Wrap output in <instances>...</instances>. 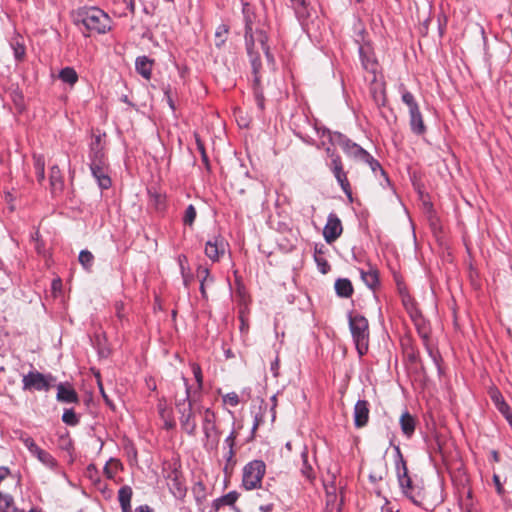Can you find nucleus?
I'll return each mask as SVG.
<instances>
[{
	"label": "nucleus",
	"instance_id": "nucleus-1",
	"mask_svg": "<svg viewBox=\"0 0 512 512\" xmlns=\"http://www.w3.org/2000/svg\"><path fill=\"white\" fill-rule=\"evenodd\" d=\"M267 40L268 36L265 25L257 26L251 21V19L247 18L245 26V42L254 75V96L257 106L260 110H263L265 107L263 89L260 85V52L262 51L265 54L268 62L274 65V57L270 53Z\"/></svg>",
	"mask_w": 512,
	"mask_h": 512
},
{
	"label": "nucleus",
	"instance_id": "nucleus-2",
	"mask_svg": "<svg viewBox=\"0 0 512 512\" xmlns=\"http://www.w3.org/2000/svg\"><path fill=\"white\" fill-rule=\"evenodd\" d=\"M103 135H94L90 143L89 152V167L93 177L101 189H108L111 187L112 181L110 178V166L105 154L106 143Z\"/></svg>",
	"mask_w": 512,
	"mask_h": 512
},
{
	"label": "nucleus",
	"instance_id": "nucleus-3",
	"mask_svg": "<svg viewBox=\"0 0 512 512\" xmlns=\"http://www.w3.org/2000/svg\"><path fill=\"white\" fill-rule=\"evenodd\" d=\"M76 25H83L90 33L104 34L111 29V19L97 7H80L73 13Z\"/></svg>",
	"mask_w": 512,
	"mask_h": 512
},
{
	"label": "nucleus",
	"instance_id": "nucleus-4",
	"mask_svg": "<svg viewBox=\"0 0 512 512\" xmlns=\"http://www.w3.org/2000/svg\"><path fill=\"white\" fill-rule=\"evenodd\" d=\"M331 141L339 146L347 157L366 163L373 172H376V170L379 169L382 173H384L379 162L374 159L373 156H371L365 149H363L360 145L353 142L345 135L339 132H335L331 136Z\"/></svg>",
	"mask_w": 512,
	"mask_h": 512
},
{
	"label": "nucleus",
	"instance_id": "nucleus-5",
	"mask_svg": "<svg viewBox=\"0 0 512 512\" xmlns=\"http://www.w3.org/2000/svg\"><path fill=\"white\" fill-rule=\"evenodd\" d=\"M348 322L357 352L360 356H363L368 352L369 348L370 331L368 320L359 314H349Z\"/></svg>",
	"mask_w": 512,
	"mask_h": 512
},
{
	"label": "nucleus",
	"instance_id": "nucleus-6",
	"mask_svg": "<svg viewBox=\"0 0 512 512\" xmlns=\"http://www.w3.org/2000/svg\"><path fill=\"white\" fill-rule=\"evenodd\" d=\"M326 155L329 158L327 166L335 177L337 183L341 187L344 194L350 202L353 201V193L350 181L347 176V171L344 169V163L341 156L331 148H326Z\"/></svg>",
	"mask_w": 512,
	"mask_h": 512
},
{
	"label": "nucleus",
	"instance_id": "nucleus-7",
	"mask_svg": "<svg viewBox=\"0 0 512 512\" xmlns=\"http://www.w3.org/2000/svg\"><path fill=\"white\" fill-rule=\"evenodd\" d=\"M202 418V431L205 436L204 447L207 450L216 449L219 443L220 431L216 425L217 416L210 408L198 409Z\"/></svg>",
	"mask_w": 512,
	"mask_h": 512
},
{
	"label": "nucleus",
	"instance_id": "nucleus-8",
	"mask_svg": "<svg viewBox=\"0 0 512 512\" xmlns=\"http://www.w3.org/2000/svg\"><path fill=\"white\" fill-rule=\"evenodd\" d=\"M266 472V465L262 460H253L243 468L242 485L246 490L257 489L261 486Z\"/></svg>",
	"mask_w": 512,
	"mask_h": 512
},
{
	"label": "nucleus",
	"instance_id": "nucleus-9",
	"mask_svg": "<svg viewBox=\"0 0 512 512\" xmlns=\"http://www.w3.org/2000/svg\"><path fill=\"white\" fill-rule=\"evenodd\" d=\"M14 485L15 481L9 475L8 470L0 469V511L2 512H12L14 510L10 492V488Z\"/></svg>",
	"mask_w": 512,
	"mask_h": 512
},
{
	"label": "nucleus",
	"instance_id": "nucleus-10",
	"mask_svg": "<svg viewBox=\"0 0 512 512\" xmlns=\"http://www.w3.org/2000/svg\"><path fill=\"white\" fill-rule=\"evenodd\" d=\"M397 456L398 461L396 463V471H397V478L400 485V488L405 495L408 490L413 489L415 485H417L419 482H415L409 475L407 463L403 458V455L401 454L399 448H397Z\"/></svg>",
	"mask_w": 512,
	"mask_h": 512
},
{
	"label": "nucleus",
	"instance_id": "nucleus-11",
	"mask_svg": "<svg viewBox=\"0 0 512 512\" xmlns=\"http://www.w3.org/2000/svg\"><path fill=\"white\" fill-rule=\"evenodd\" d=\"M228 243L222 236L208 240L205 246L206 256L213 262L219 261L226 253Z\"/></svg>",
	"mask_w": 512,
	"mask_h": 512
},
{
	"label": "nucleus",
	"instance_id": "nucleus-12",
	"mask_svg": "<svg viewBox=\"0 0 512 512\" xmlns=\"http://www.w3.org/2000/svg\"><path fill=\"white\" fill-rule=\"evenodd\" d=\"M167 485L171 493L179 499L185 497L187 488L182 473L177 469L173 468L167 475Z\"/></svg>",
	"mask_w": 512,
	"mask_h": 512
},
{
	"label": "nucleus",
	"instance_id": "nucleus-13",
	"mask_svg": "<svg viewBox=\"0 0 512 512\" xmlns=\"http://www.w3.org/2000/svg\"><path fill=\"white\" fill-rule=\"evenodd\" d=\"M343 226L339 217L331 213L327 218V223L323 229V237L328 244L335 242L342 234Z\"/></svg>",
	"mask_w": 512,
	"mask_h": 512
},
{
	"label": "nucleus",
	"instance_id": "nucleus-14",
	"mask_svg": "<svg viewBox=\"0 0 512 512\" xmlns=\"http://www.w3.org/2000/svg\"><path fill=\"white\" fill-rule=\"evenodd\" d=\"M179 415L181 429L189 436H195L197 431V423L193 407L191 408V403L188 404L187 407H183L181 412H179Z\"/></svg>",
	"mask_w": 512,
	"mask_h": 512
},
{
	"label": "nucleus",
	"instance_id": "nucleus-15",
	"mask_svg": "<svg viewBox=\"0 0 512 512\" xmlns=\"http://www.w3.org/2000/svg\"><path fill=\"white\" fill-rule=\"evenodd\" d=\"M405 496L415 505L420 506L424 509H428L433 503L429 500L427 492L419 482L417 485L413 487V489L408 490Z\"/></svg>",
	"mask_w": 512,
	"mask_h": 512
},
{
	"label": "nucleus",
	"instance_id": "nucleus-16",
	"mask_svg": "<svg viewBox=\"0 0 512 512\" xmlns=\"http://www.w3.org/2000/svg\"><path fill=\"white\" fill-rule=\"evenodd\" d=\"M416 327L419 336L421 337L423 341V345L428 353V355L431 357L432 361L435 363L436 366H438V353L434 350V347L430 343V329L429 327L422 321V322H416Z\"/></svg>",
	"mask_w": 512,
	"mask_h": 512
},
{
	"label": "nucleus",
	"instance_id": "nucleus-17",
	"mask_svg": "<svg viewBox=\"0 0 512 512\" xmlns=\"http://www.w3.org/2000/svg\"><path fill=\"white\" fill-rule=\"evenodd\" d=\"M369 403L366 400H358L354 406V424L357 428H363L369 421Z\"/></svg>",
	"mask_w": 512,
	"mask_h": 512
},
{
	"label": "nucleus",
	"instance_id": "nucleus-18",
	"mask_svg": "<svg viewBox=\"0 0 512 512\" xmlns=\"http://www.w3.org/2000/svg\"><path fill=\"white\" fill-rule=\"evenodd\" d=\"M183 381H184V386H185V394L182 396V397H176L175 398V406H176V409H177V412H181V409H183V407H187L188 404L191 403V408L194 406V404L196 403V401L198 400L197 399V391H194L192 392L191 391V387L189 386L188 384V380L183 377Z\"/></svg>",
	"mask_w": 512,
	"mask_h": 512
},
{
	"label": "nucleus",
	"instance_id": "nucleus-19",
	"mask_svg": "<svg viewBox=\"0 0 512 512\" xmlns=\"http://www.w3.org/2000/svg\"><path fill=\"white\" fill-rule=\"evenodd\" d=\"M57 400L64 403H77L79 397L70 385L59 384L57 386Z\"/></svg>",
	"mask_w": 512,
	"mask_h": 512
},
{
	"label": "nucleus",
	"instance_id": "nucleus-20",
	"mask_svg": "<svg viewBox=\"0 0 512 512\" xmlns=\"http://www.w3.org/2000/svg\"><path fill=\"white\" fill-rule=\"evenodd\" d=\"M133 490L130 486L124 485L118 491V501L122 512H132L131 499Z\"/></svg>",
	"mask_w": 512,
	"mask_h": 512
},
{
	"label": "nucleus",
	"instance_id": "nucleus-21",
	"mask_svg": "<svg viewBox=\"0 0 512 512\" xmlns=\"http://www.w3.org/2000/svg\"><path fill=\"white\" fill-rule=\"evenodd\" d=\"M154 61L147 56H140L136 59V71L146 80H150Z\"/></svg>",
	"mask_w": 512,
	"mask_h": 512
},
{
	"label": "nucleus",
	"instance_id": "nucleus-22",
	"mask_svg": "<svg viewBox=\"0 0 512 512\" xmlns=\"http://www.w3.org/2000/svg\"><path fill=\"white\" fill-rule=\"evenodd\" d=\"M64 188V181L60 169L53 166L50 169V190L53 195L62 192Z\"/></svg>",
	"mask_w": 512,
	"mask_h": 512
},
{
	"label": "nucleus",
	"instance_id": "nucleus-23",
	"mask_svg": "<svg viewBox=\"0 0 512 512\" xmlns=\"http://www.w3.org/2000/svg\"><path fill=\"white\" fill-rule=\"evenodd\" d=\"M239 498V493L231 491L213 501L212 508L215 512H218L223 506L234 507L236 501Z\"/></svg>",
	"mask_w": 512,
	"mask_h": 512
},
{
	"label": "nucleus",
	"instance_id": "nucleus-24",
	"mask_svg": "<svg viewBox=\"0 0 512 512\" xmlns=\"http://www.w3.org/2000/svg\"><path fill=\"white\" fill-rule=\"evenodd\" d=\"M399 423L405 436L411 437L414 434L416 428V419L409 412H404L401 415Z\"/></svg>",
	"mask_w": 512,
	"mask_h": 512
},
{
	"label": "nucleus",
	"instance_id": "nucleus-25",
	"mask_svg": "<svg viewBox=\"0 0 512 512\" xmlns=\"http://www.w3.org/2000/svg\"><path fill=\"white\" fill-rule=\"evenodd\" d=\"M360 275L370 289H374L379 283V272L375 267L369 266L368 270L360 269Z\"/></svg>",
	"mask_w": 512,
	"mask_h": 512
},
{
	"label": "nucleus",
	"instance_id": "nucleus-26",
	"mask_svg": "<svg viewBox=\"0 0 512 512\" xmlns=\"http://www.w3.org/2000/svg\"><path fill=\"white\" fill-rule=\"evenodd\" d=\"M34 456H36L39 462L49 470H54L57 466L56 459L49 452L37 447L36 445H34Z\"/></svg>",
	"mask_w": 512,
	"mask_h": 512
},
{
	"label": "nucleus",
	"instance_id": "nucleus-27",
	"mask_svg": "<svg viewBox=\"0 0 512 512\" xmlns=\"http://www.w3.org/2000/svg\"><path fill=\"white\" fill-rule=\"evenodd\" d=\"M489 396L495 407L502 415L509 414V411H511L510 406L506 403L498 389H491L489 391Z\"/></svg>",
	"mask_w": 512,
	"mask_h": 512
},
{
	"label": "nucleus",
	"instance_id": "nucleus-28",
	"mask_svg": "<svg viewBox=\"0 0 512 512\" xmlns=\"http://www.w3.org/2000/svg\"><path fill=\"white\" fill-rule=\"evenodd\" d=\"M335 291L338 296L343 298H349L352 296L354 289L349 279L339 278L335 282Z\"/></svg>",
	"mask_w": 512,
	"mask_h": 512
},
{
	"label": "nucleus",
	"instance_id": "nucleus-29",
	"mask_svg": "<svg viewBox=\"0 0 512 512\" xmlns=\"http://www.w3.org/2000/svg\"><path fill=\"white\" fill-rule=\"evenodd\" d=\"M56 379L51 375H43L39 372H34V389L47 391Z\"/></svg>",
	"mask_w": 512,
	"mask_h": 512
},
{
	"label": "nucleus",
	"instance_id": "nucleus-30",
	"mask_svg": "<svg viewBox=\"0 0 512 512\" xmlns=\"http://www.w3.org/2000/svg\"><path fill=\"white\" fill-rule=\"evenodd\" d=\"M410 126L411 130L417 135H422L426 132V126L424 125L420 110L410 113Z\"/></svg>",
	"mask_w": 512,
	"mask_h": 512
},
{
	"label": "nucleus",
	"instance_id": "nucleus-31",
	"mask_svg": "<svg viewBox=\"0 0 512 512\" xmlns=\"http://www.w3.org/2000/svg\"><path fill=\"white\" fill-rule=\"evenodd\" d=\"M224 450H225V452H224L223 457L225 459V464L223 467V471L226 476H229L232 474V472L236 466V463H237L236 451H235V449H232V448H224Z\"/></svg>",
	"mask_w": 512,
	"mask_h": 512
},
{
	"label": "nucleus",
	"instance_id": "nucleus-32",
	"mask_svg": "<svg viewBox=\"0 0 512 512\" xmlns=\"http://www.w3.org/2000/svg\"><path fill=\"white\" fill-rule=\"evenodd\" d=\"M123 469V465L118 459L111 458L104 466V474L108 479H114L116 474Z\"/></svg>",
	"mask_w": 512,
	"mask_h": 512
},
{
	"label": "nucleus",
	"instance_id": "nucleus-33",
	"mask_svg": "<svg viewBox=\"0 0 512 512\" xmlns=\"http://www.w3.org/2000/svg\"><path fill=\"white\" fill-rule=\"evenodd\" d=\"M301 458H302L301 473L308 481L312 482L315 479V471H314L312 465L308 462V455H307L306 450H304L302 452Z\"/></svg>",
	"mask_w": 512,
	"mask_h": 512
},
{
	"label": "nucleus",
	"instance_id": "nucleus-34",
	"mask_svg": "<svg viewBox=\"0 0 512 512\" xmlns=\"http://www.w3.org/2000/svg\"><path fill=\"white\" fill-rule=\"evenodd\" d=\"M59 78L70 85H74L78 81V75L72 67L63 68L59 73Z\"/></svg>",
	"mask_w": 512,
	"mask_h": 512
},
{
	"label": "nucleus",
	"instance_id": "nucleus-35",
	"mask_svg": "<svg viewBox=\"0 0 512 512\" xmlns=\"http://www.w3.org/2000/svg\"><path fill=\"white\" fill-rule=\"evenodd\" d=\"M314 259L317 263L318 269L322 274H326L330 270V265L326 258L324 257V253L320 249H315Z\"/></svg>",
	"mask_w": 512,
	"mask_h": 512
},
{
	"label": "nucleus",
	"instance_id": "nucleus-36",
	"mask_svg": "<svg viewBox=\"0 0 512 512\" xmlns=\"http://www.w3.org/2000/svg\"><path fill=\"white\" fill-rule=\"evenodd\" d=\"M79 262L85 270L90 271L94 262V256L90 251L82 250L79 254Z\"/></svg>",
	"mask_w": 512,
	"mask_h": 512
},
{
	"label": "nucleus",
	"instance_id": "nucleus-37",
	"mask_svg": "<svg viewBox=\"0 0 512 512\" xmlns=\"http://www.w3.org/2000/svg\"><path fill=\"white\" fill-rule=\"evenodd\" d=\"M191 369H192L193 375H194L196 383H197V389L195 391H197V393L199 394L203 388L202 369H201L200 365L197 363H192Z\"/></svg>",
	"mask_w": 512,
	"mask_h": 512
},
{
	"label": "nucleus",
	"instance_id": "nucleus-38",
	"mask_svg": "<svg viewBox=\"0 0 512 512\" xmlns=\"http://www.w3.org/2000/svg\"><path fill=\"white\" fill-rule=\"evenodd\" d=\"M62 421L68 426H76L79 423V417L73 409H66L62 415Z\"/></svg>",
	"mask_w": 512,
	"mask_h": 512
},
{
	"label": "nucleus",
	"instance_id": "nucleus-39",
	"mask_svg": "<svg viewBox=\"0 0 512 512\" xmlns=\"http://www.w3.org/2000/svg\"><path fill=\"white\" fill-rule=\"evenodd\" d=\"M402 101L408 106L409 114L419 110L418 104L411 92L405 91L402 94Z\"/></svg>",
	"mask_w": 512,
	"mask_h": 512
},
{
	"label": "nucleus",
	"instance_id": "nucleus-40",
	"mask_svg": "<svg viewBox=\"0 0 512 512\" xmlns=\"http://www.w3.org/2000/svg\"><path fill=\"white\" fill-rule=\"evenodd\" d=\"M196 215H197V212H196L195 207L192 204L189 205L186 208L185 214H184V217H183L184 224L192 226L194 221H195V219H196Z\"/></svg>",
	"mask_w": 512,
	"mask_h": 512
},
{
	"label": "nucleus",
	"instance_id": "nucleus-41",
	"mask_svg": "<svg viewBox=\"0 0 512 512\" xmlns=\"http://www.w3.org/2000/svg\"><path fill=\"white\" fill-rule=\"evenodd\" d=\"M228 33V29L222 25L219 26L215 32V44L217 47H220L226 41V34Z\"/></svg>",
	"mask_w": 512,
	"mask_h": 512
},
{
	"label": "nucleus",
	"instance_id": "nucleus-42",
	"mask_svg": "<svg viewBox=\"0 0 512 512\" xmlns=\"http://www.w3.org/2000/svg\"><path fill=\"white\" fill-rule=\"evenodd\" d=\"M223 402L231 407H236L239 402V396L236 392H230L223 396Z\"/></svg>",
	"mask_w": 512,
	"mask_h": 512
},
{
	"label": "nucleus",
	"instance_id": "nucleus-43",
	"mask_svg": "<svg viewBox=\"0 0 512 512\" xmlns=\"http://www.w3.org/2000/svg\"><path fill=\"white\" fill-rule=\"evenodd\" d=\"M198 277H200V281H204V283L212 284L214 282V278L210 275L208 268L199 267Z\"/></svg>",
	"mask_w": 512,
	"mask_h": 512
},
{
	"label": "nucleus",
	"instance_id": "nucleus-44",
	"mask_svg": "<svg viewBox=\"0 0 512 512\" xmlns=\"http://www.w3.org/2000/svg\"><path fill=\"white\" fill-rule=\"evenodd\" d=\"M337 495H336V488L330 487L326 488V503L327 506H333L336 503Z\"/></svg>",
	"mask_w": 512,
	"mask_h": 512
},
{
	"label": "nucleus",
	"instance_id": "nucleus-45",
	"mask_svg": "<svg viewBox=\"0 0 512 512\" xmlns=\"http://www.w3.org/2000/svg\"><path fill=\"white\" fill-rule=\"evenodd\" d=\"M195 139H196L197 149L201 154L202 161L206 165H208V156H207V153L205 150L204 142L200 139V137L198 135H195Z\"/></svg>",
	"mask_w": 512,
	"mask_h": 512
},
{
	"label": "nucleus",
	"instance_id": "nucleus-46",
	"mask_svg": "<svg viewBox=\"0 0 512 512\" xmlns=\"http://www.w3.org/2000/svg\"><path fill=\"white\" fill-rule=\"evenodd\" d=\"M237 436H238V433L235 430H232L231 433L224 440V448L234 449Z\"/></svg>",
	"mask_w": 512,
	"mask_h": 512
},
{
	"label": "nucleus",
	"instance_id": "nucleus-47",
	"mask_svg": "<svg viewBox=\"0 0 512 512\" xmlns=\"http://www.w3.org/2000/svg\"><path fill=\"white\" fill-rule=\"evenodd\" d=\"M360 55H361V58H362V65H363L364 69L368 70V71H371V72H374L375 68H376V63L374 61H371L369 59L364 58V56H363V48H360Z\"/></svg>",
	"mask_w": 512,
	"mask_h": 512
},
{
	"label": "nucleus",
	"instance_id": "nucleus-48",
	"mask_svg": "<svg viewBox=\"0 0 512 512\" xmlns=\"http://www.w3.org/2000/svg\"><path fill=\"white\" fill-rule=\"evenodd\" d=\"M37 174H38V180L42 181L44 179V161L40 158L37 159L35 163Z\"/></svg>",
	"mask_w": 512,
	"mask_h": 512
},
{
	"label": "nucleus",
	"instance_id": "nucleus-49",
	"mask_svg": "<svg viewBox=\"0 0 512 512\" xmlns=\"http://www.w3.org/2000/svg\"><path fill=\"white\" fill-rule=\"evenodd\" d=\"M493 482L495 484L497 493L499 495L503 494L504 493V488H503L502 483L500 482V478H499V476L497 474L493 475Z\"/></svg>",
	"mask_w": 512,
	"mask_h": 512
},
{
	"label": "nucleus",
	"instance_id": "nucleus-50",
	"mask_svg": "<svg viewBox=\"0 0 512 512\" xmlns=\"http://www.w3.org/2000/svg\"><path fill=\"white\" fill-rule=\"evenodd\" d=\"M123 309H124V304L122 302L115 303L116 315L119 318V320H121V321L124 319Z\"/></svg>",
	"mask_w": 512,
	"mask_h": 512
},
{
	"label": "nucleus",
	"instance_id": "nucleus-51",
	"mask_svg": "<svg viewBox=\"0 0 512 512\" xmlns=\"http://www.w3.org/2000/svg\"><path fill=\"white\" fill-rule=\"evenodd\" d=\"M14 53H15V57L20 60L22 59V57L24 56L25 54V48L24 46L20 45V44H17L16 47H14Z\"/></svg>",
	"mask_w": 512,
	"mask_h": 512
},
{
	"label": "nucleus",
	"instance_id": "nucleus-52",
	"mask_svg": "<svg viewBox=\"0 0 512 512\" xmlns=\"http://www.w3.org/2000/svg\"><path fill=\"white\" fill-rule=\"evenodd\" d=\"M24 388L25 389H31L32 387V372H29L27 375L23 378Z\"/></svg>",
	"mask_w": 512,
	"mask_h": 512
},
{
	"label": "nucleus",
	"instance_id": "nucleus-53",
	"mask_svg": "<svg viewBox=\"0 0 512 512\" xmlns=\"http://www.w3.org/2000/svg\"><path fill=\"white\" fill-rule=\"evenodd\" d=\"M165 423H164V427L166 429H173L176 425L175 421L171 418V417H168L167 419L164 420Z\"/></svg>",
	"mask_w": 512,
	"mask_h": 512
},
{
	"label": "nucleus",
	"instance_id": "nucleus-54",
	"mask_svg": "<svg viewBox=\"0 0 512 512\" xmlns=\"http://www.w3.org/2000/svg\"><path fill=\"white\" fill-rule=\"evenodd\" d=\"M181 269H182V275H183V282H184V285L186 287H188L192 281V276L190 275H186L184 274V271H183V265L181 264Z\"/></svg>",
	"mask_w": 512,
	"mask_h": 512
},
{
	"label": "nucleus",
	"instance_id": "nucleus-55",
	"mask_svg": "<svg viewBox=\"0 0 512 512\" xmlns=\"http://www.w3.org/2000/svg\"><path fill=\"white\" fill-rule=\"evenodd\" d=\"M135 512H154L153 509L148 505H141L135 509Z\"/></svg>",
	"mask_w": 512,
	"mask_h": 512
},
{
	"label": "nucleus",
	"instance_id": "nucleus-56",
	"mask_svg": "<svg viewBox=\"0 0 512 512\" xmlns=\"http://www.w3.org/2000/svg\"><path fill=\"white\" fill-rule=\"evenodd\" d=\"M62 282L60 279H54L52 282V289L53 291H58L61 289Z\"/></svg>",
	"mask_w": 512,
	"mask_h": 512
},
{
	"label": "nucleus",
	"instance_id": "nucleus-57",
	"mask_svg": "<svg viewBox=\"0 0 512 512\" xmlns=\"http://www.w3.org/2000/svg\"><path fill=\"white\" fill-rule=\"evenodd\" d=\"M94 473L97 474V470H96V467L95 465L93 464H90L87 468V474L90 478H93L94 476Z\"/></svg>",
	"mask_w": 512,
	"mask_h": 512
},
{
	"label": "nucleus",
	"instance_id": "nucleus-58",
	"mask_svg": "<svg viewBox=\"0 0 512 512\" xmlns=\"http://www.w3.org/2000/svg\"><path fill=\"white\" fill-rule=\"evenodd\" d=\"M126 5H127V8L129 9V11L131 13H134L135 11V4H134V0H123Z\"/></svg>",
	"mask_w": 512,
	"mask_h": 512
},
{
	"label": "nucleus",
	"instance_id": "nucleus-59",
	"mask_svg": "<svg viewBox=\"0 0 512 512\" xmlns=\"http://www.w3.org/2000/svg\"><path fill=\"white\" fill-rule=\"evenodd\" d=\"M207 283H204V281H200V292H201V295L203 298L207 299V292H206V289H205V285Z\"/></svg>",
	"mask_w": 512,
	"mask_h": 512
},
{
	"label": "nucleus",
	"instance_id": "nucleus-60",
	"mask_svg": "<svg viewBox=\"0 0 512 512\" xmlns=\"http://www.w3.org/2000/svg\"><path fill=\"white\" fill-rule=\"evenodd\" d=\"M370 478H371L373 481L381 480V479L383 478L382 471H379V473H378V474L370 475Z\"/></svg>",
	"mask_w": 512,
	"mask_h": 512
},
{
	"label": "nucleus",
	"instance_id": "nucleus-61",
	"mask_svg": "<svg viewBox=\"0 0 512 512\" xmlns=\"http://www.w3.org/2000/svg\"><path fill=\"white\" fill-rule=\"evenodd\" d=\"M503 416L506 418V420L509 422V424H510V425H511V427H512V412H511V411H509V414H505V415H503Z\"/></svg>",
	"mask_w": 512,
	"mask_h": 512
},
{
	"label": "nucleus",
	"instance_id": "nucleus-62",
	"mask_svg": "<svg viewBox=\"0 0 512 512\" xmlns=\"http://www.w3.org/2000/svg\"><path fill=\"white\" fill-rule=\"evenodd\" d=\"M294 6H301L304 4V0H290Z\"/></svg>",
	"mask_w": 512,
	"mask_h": 512
},
{
	"label": "nucleus",
	"instance_id": "nucleus-63",
	"mask_svg": "<svg viewBox=\"0 0 512 512\" xmlns=\"http://www.w3.org/2000/svg\"><path fill=\"white\" fill-rule=\"evenodd\" d=\"M271 509H272V505H266V506L260 507V510H262L263 512H270Z\"/></svg>",
	"mask_w": 512,
	"mask_h": 512
},
{
	"label": "nucleus",
	"instance_id": "nucleus-64",
	"mask_svg": "<svg viewBox=\"0 0 512 512\" xmlns=\"http://www.w3.org/2000/svg\"><path fill=\"white\" fill-rule=\"evenodd\" d=\"M160 415L161 417L165 420L167 419L168 417H170V415L168 413H166V410L165 409H161L160 410Z\"/></svg>",
	"mask_w": 512,
	"mask_h": 512
}]
</instances>
